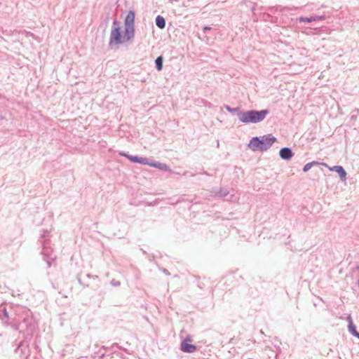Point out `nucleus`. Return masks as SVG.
<instances>
[{"instance_id":"nucleus-2","label":"nucleus","mask_w":359,"mask_h":359,"mask_svg":"<svg viewBox=\"0 0 359 359\" xmlns=\"http://www.w3.org/2000/svg\"><path fill=\"white\" fill-rule=\"evenodd\" d=\"M268 114L267 110H262V111H248L244 112H241L238 114L239 120L245 123H257L262 121L265 118L266 115Z\"/></svg>"},{"instance_id":"nucleus-11","label":"nucleus","mask_w":359,"mask_h":359,"mask_svg":"<svg viewBox=\"0 0 359 359\" xmlns=\"http://www.w3.org/2000/svg\"><path fill=\"white\" fill-rule=\"evenodd\" d=\"M348 330L350 332H351L353 335L359 338V333L356 331L355 326L353 325V322H351V323H349Z\"/></svg>"},{"instance_id":"nucleus-3","label":"nucleus","mask_w":359,"mask_h":359,"mask_svg":"<svg viewBox=\"0 0 359 359\" xmlns=\"http://www.w3.org/2000/svg\"><path fill=\"white\" fill-rule=\"evenodd\" d=\"M127 158H128L130 161L133 163H139L143 165H149L151 167L157 168L161 170H170L169 167L163 163L156 162V163H149V159L147 158H140L137 156H133L128 154H123Z\"/></svg>"},{"instance_id":"nucleus-9","label":"nucleus","mask_w":359,"mask_h":359,"mask_svg":"<svg viewBox=\"0 0 359 359\" xmlns=\"http://www.w3.org/2000/svg\"><path fill=\"white\" fill-rule=\"evenodd\" d=\"M156 24L159 28L163 29L165 26V19L162 16L158 15L156 18Z\"/></svg>"},{"instance_id":"nucleus-14","label":"nucleus","mask_w":359,"mask_h":359,"mask_svg":"<svg viewBox=\"0 0 359 359\" xmlns=\"http://www.w3.org/2000/svg\"><path fill=\"white\" fill-rule=\"evenodd\" d=\"M347 320H348V321L349 322V323H351V322H352V319H351V316H348V317L347 318Z\"/></svg>"},{"instance_id":"nucleus-13","label":"nucleus","mask_w":359,"mask_h":359,"mask_svg":"<svg viewBox=\"0 0 359 359\" xmlns=\"http://www.w3.org/2000/svg\"><path fill=\"white\" fill-rule=\"evenodd\" d=\"M316 164H318V163L313 161L311 163H306L303 168V171L307 172L308 170H309L311 168L313 165H316Z\"/></svg>"},{"instance_id":"nucleus-5","label":"nucleus","mask_w":359,"mask_h":359,"mask_svg":"<svg viewBox=\"0 0 359 359\" xmlns=\"http://www.w3.org/2000/svg\"><path fill=\"white\" fill-rule=\"evenodd\" d=\"M135 22V13L133 11H129L126 19L125 26L126 31L128 35L127 39H130L133 36V25Z\"/></svg>"},{"instance_id":"nucleus-8","label":"nucleus","mask_w":359,"mask_h":359,"mask_svg":"<svg viewBox=\"0 0 359 359\" xmlns=\"http://www.w3.org/2000/svg\"><path fill=\"white\" fill-rule=\"evenodd\" d=\"M279 154L280 157L285 160H288L292 156V152L289 148L281 149Z\"/></svg>"},{"instance_id":"nucleus-4","label":"nucleus","mask_w":359,"mask_h":359,"mask_svg":"<svg viewBox=\"0 0 359 359\" xmlns=\"http://www.w3.org/2000/svg\"><path fill=\"white\" fill-rule=\"evenodd\" d=\"M127 37L128 35L126 34V31H125V34L122 35L120 32V27L118 26V23L114 22L113 24V29L111 32L110 43H121L125 41L128 40Z\"/></svg>"},{"instance_id":"nucleus-1","label":"nucleus","mask_w":359,"mask_h":359,"mask_svg":"<svg viewBox=\"0 0 359 359\" xmlns=\"http://www.w3.org/2000/svg\"><path fill=\"white\" fill-rule=\"evenodd\" d=\"M276 141V137L271 135H268L261 137L252 138L248 146L253 151H265L270 148Z\"/></svg>"},{"instance_id":"nucleus-12","label":"nucleus","mask_w":359,"mask_h":359,"mask_svg":"<svg viewBox=\"0 0 359 359\" xmlns=\"http://www.w3.org/2000/svg\"><path fill=\"white\" fill-rule=\"evenodd\" d=\"M156 69L158 71H161L163 68V57L162 56H159L156 60Z\"/></svg>"},{"instance_id":"nucleus-10","label":"nucleus","mask_w":359,"mask_h":359,"mask_svg":"<svg viewBox=\"0 0 359 359\" xmlns=\"http://www.w3.org/2000/svg\"><path fill=\"white\" fill-rule=\"evenodd\" d=\"M321 19H323V18L322 17H319V16L311 17V18H303V17H301L299 18V21L300 22H311L313 21H316V20H321Z\"/></svg>"},{"instance_id":"nucleus-6","label":"nucleus","mask_w":359,"mask_h":359,"mask_svg":"<svg viewBox=\"0 0 359 359\" xmlns=\"http://www.w3.org/2000/svg\"><path fill=\"white\" fill-rule=\"evenodd\" d=\"M192 339L190 336H187L181 344V350L186 353H194L196 350V347L191 344Z\"/></svg>"},{"instance_id":"nucleus-7","label":"nucleus","mask_w":359,"mask_h":359,"mask_svg":"<svg viewBox=\"0 0 359 359\" xmlns=\"http://www.w3.org/2000/svg\"><path fill=\"white\" fill-rule=\"evenodd\" d=\"M323 165L327 167L330 170L337 172L341 179L346 178V172L341 166L336 165V166H333V167H328L325 163H323Z\"/></svg>"}]
</instances>
